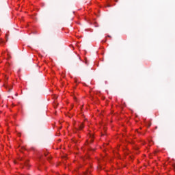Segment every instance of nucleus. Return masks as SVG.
Segmentation results:
<instances>
[{
  "label": "nucleus",
  "mask_w": 175,
  "mask_h": 175,
  "mask_svg": "<svg viewBox=\"0 0 175 175\" xmlns=\"http://www.w3.org/2000/svg\"><path fill=\"white\" fill-rule=\"evenodd\" d=\"M148 126H151V124H150Z\"/></svg>",
  "instance_id": "8"
},
{
  "label": "nucleus",
  "mask_w": 175,
  "mask_h": 175,
  "mask_svg": "<svg viewBox=\"0 0 175 175\" xmlns=\"http://www.w3.org/2000/svg\"><path fill=\"white\" fill-rule=\"evenodd\" d=\"M25 166H29L28 162H26V163H25Z\"/></svg>",
  "instance_id": "3"
},
{
  "label": "nucleus",
  "mask_w": 175,
  "mask_h": 175,
  "mask_svg": "<svg viewBox=\"0 0 175 175\" xmlns=\"http://www.w3.org/2000/svg\"><path fill=\"white\" fill-rule=\"evenodd\" d=\"M18 96V94H16V96Z\"/></svg>",
  "instance_id": "6"
},
{
  "label": "nucleus",
  "mask_w": 175,
  "mask_h": 175,
  "mask_svg": "<svg viewBox=\"0 0 175 175\" xmlns=\"http://www.w3.org/2000/svg\"><path fill=\"white\" fill-rule=\"evenodd\" d=\"M91 142H94V140H93V139H91Z\"/></svg>",
  "instance_id": "7"
},
{
  "label": "nucleus",
  "mask_w": 175,
  "mask_h": 175,
  "mask_svg": "<svg viewBox=\"0 0 175 175\" xmlns=\"http://www.w3.org/2000/svg\"><path fill=\"white\" fill-rule=\"evenodd\" d=\"M5 79H6V80H8L9 78H8V77H5Z\"/></svg>",
  "instance_id": "5"
},
{
  "label": "nucleus",
  "mask_w": 175,
  "mask_h": 175,
  "mask_svg": "<svg viewBox=\"0 0 175 175\" xmlns=\"http://www.w3.org/2000/svg\"><path fill=\"white\" fill-rule=\"evenodd\" d=\"M12 88H13V86H12V88H9V92H10V91H12Z\"/></svg>",
  "instance_id": "2"
},
{
  "label": "nucleus",
  "mask_w": 175,
  "mask_h": 175,
  "mask_svg": "<svg viewBox=\"0 0 175 175\" xmlns=\"http://www.w3.org/2000/svg\"><path fill=\"white\" fill-rule=\"evenodd\" d=\"M83 128H84V124H81L79 125V130L81 131V129H83Z\"/></svg>",
  "instance_id": "1"
},
{
  "label": "nucleus",
  "mask_w": 175,
  "mask_h": 175,
  "mask_svg": "<svg viewBox=\"0 0 175 175\" xmlns=\"http://www.w3.org/2000/svg\"><path fill=\"white\" fill-rule=\"evenodd\" d=\"M50 159H51V157H49L48 158V160L50 161Z\"/></svg>",
  "instance_id": "4"
}]
</instances>
